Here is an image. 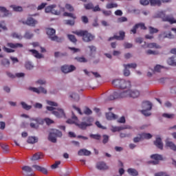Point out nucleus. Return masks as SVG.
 <instances>
[{"instance_id":"79ce46f5","label":"nucleus","mask_w":176,"mask_h":176,"mask_svg":"<svg viewBox=\"0 0 176 176\" xmlns=\"http://www.w3.org/2000/svg\"><path fill=\"white\" fill-rule=\"evenodd\" d=\"M1 65H3V67H9L10 65V62L9 61L8 59L3 58L1 60Z\"/></svg>"},{"instance_id":"58836bf2","label":"nucleus","mask_w":176,"mask_h":176,"mask_svg":"<svg viewBox=\"0 0 176 176\" xmlns=\"http://www.w3.org/2000/svg\"><path fill=\"white\" fill-rule=\"evenodd\" d=\"M88 48L90 50V52H91L89 56L91 57H93V53L94 52L96 53V52H97V48L94 45H89L88 46Z\"/></svg>"},{"instance_id":"39448f33","label":"nucleus","mask_w":176,"mask_h":176,"mask_svg":"<svg viewBox=\"0 0 176 176\" xmlns=\"http://www.w3.org/2000/svg\"><path fill=\"white\" fill-rule=\"evenodd\" d=\"M140 91L137 89H129L122 91V96H121V97H123V98H127L129 97L131 98H137L138 97H140Z\"/></svg>"},{"instance_id":"9d476101","label":"nucleus","mask_w":176,"mask_h":176,"mask_svg":"<svg viewBox=\"0 0 176 176\" xmlns=\"http://www.w3.org/2000/svg\"><path fill=\"white\" fill-rule=\"evenodd\" d=\"M76 69V67L74 65H65L61 67V71L64 74H69V72H74Z\"/></svg>"},{"instance_id":"4be33fe9","label":"nucleus","mask_w":176,"mask_h":176,"mask_svg":"<svg viewBox=\"0 0 176 176\" xmlns=\"http://www.w3.org/2000/svg\"><path fill=\"white\" fill-rule=\"evenodd\" d=\"M78 156H90L91 152L86 148H82L78 152Z\"/></svg>"},{"instance_id":"6e6d98bb","label":"nucleus","mask_w":176,"mask_h":176,"mask_svg":"<svg viewBox=\"0 0 176 176\" xmlns=\"http://www.w3.org/2000/svg\"><path fill=\"white\" fill-rule=\"evenodd\" d=\"M89 137H90L91 138H93L94 140H101V135H98V134H96V135L91 134V135H89Z\"/></svg>"},{"instance_id":"5701e85b","label":"nucleus","mask_w":176,"mask_h":176,"mask_svg":"<svg viewBox=\"0 0 176 176\" xmlns=\"http://www.w3.org/2000/svg\"><path fill=\"white\" fill-rule=\"evenodd\" d=\"M142 107L143 109L151 111V109H152V104L149 101H144L142 103Z\"/></svg>"},{"instance_id":"e2e57ef3","label":"nucleus","mask_w":176,"mask_h":176,"mask_svg":"<svg viewBox=\"0 0 176 176\" xmlns=\"http://www.w3.org/2000/svg\"><path fill=\"white\" fill-rule=\"evenodd\" d=\"M162 116L166 119H173V118H174V114L163 113Z\"/></svg>"},{"instance_id":"864d4df0","label":"nucleus","mask_w":176,"mask_h":176,"mask_svg":"<svg viewBox=\"0 0 176 176\" xmlns=\"http://www.w3.org/2000/svg\"><path fill=\"white\" fill-rule=\"evenodd\" d=\"M12 36L16 39H23V36H21V34H19V33L14 32L12 34Z\"/></svg>"},{"instance_id":"423d86ee","label":"nucleus","mask_w":176,"mask_h":176,"mask_svg":"<svg viewBox=\"0 0 176 176\" xmlns=\"http://www.w3.org/2000/svg\"><path fill=\"white\" fill-rule=\"evenodd\" d=\"M57 137H63V133L58 129H51L48 136L49 141L56 143L57 142Z\"/></svg>"},{"instance_id":"c85d7f7f","label":"nucleus","mask_w":176,"mask_h":176,"mask_svg":"<svg viewBox=\"0 0 176 176\" xmlns=\"http://www.w3.org/2000/svg\"><path fill=\"white\" fill-rule=\"evenodd\" d=\"M29 52H30L36 58H42L43 57L42 54H39V52L36 50H30Z\"/></svg>"},{"instance_id":"09e8293b","label":"nucleus","mask_w":176,"mask_h":176,"mask_svg":"<svg viewBox=\"0 0 176 176\" xmlns=\"http://www.w3.org/2000/svg\"><path fill=\"white\" fill-rule=\"evenodd\" d=\"M123 67H127L128 68H133V69H135L137 68V64L136 63H130V64H124Z\"/></svg>"},{"instance_id":"ea45409f","label":"nucleus","mask_w":176,"mask_h":176,"mask_svg":"<svg viewBox=\"0 0 176 176\" xmlns=\"http://www.w3.org/2000/svg\"><path fill=\"white\" fill-rule=\"evenodd\" d=\"M113 8H118V3H109L106 5L107 9H113Z\"/></svg>"},{"instance_id":"72a5a7b5","label":"nucleus","mask_w":176,"mask_h":176,"mask_svg":"<svg viewBox=\"0 0 176 176\" xmlns=\"http://www.w3.org/2000/svg\"><path fill=\"white\" fill-rule=\"evenodd\" d=\"M151 6H160L162 5V1L160 0H148Z\"/></svg>"},{"instance_id":"393cba45","label":"nucleus","mask_w":176,"mask_h":176,"mask_svg":"<svg viewBox=\"0 0 176 176\" xmlns=\"http://www.w3.org/2000/svg\"><path fill=\"white\" fill-rule=\"evenodd\" d=\"M84 72L85 75H87V76H91L92 74V75H94L95 78H101V75H100V74H98V72H88L87 69H84Z\"/></svg>"},{"instance_id":"f03ea898","label":"nucleus","mask_w":176,"mask_h":176,"mask_svg":"<svg viewBox=\"0 0 176 176\" xmlns=\"http://www.w3.org/2000/svg\"><path fill=\"white\" fill-rule=\"evenodd\" d=\"M72 33L77 35V36H80L83 42H86L87 43L94 40V35L91 34V33L89 32L87 30H76L72 32Z\"/></svg>"},{"instance_id":"7ed1b4c3","label":"nucleus","mask_w":176,"mask_h":176,"mask_svg":"<svg viewBox=\"0 0 176 176\" xmlns=\"http://www.w3.org/2000/svg\"><path fill=\"white\" fill-rule=\"evenodd\" d=\"M112 85L118 89H129V87H131V82L124 79H116L112 81Z\"/></svg>"},{"instance_id":"4468645a","label":"nucleus","mask_w":176,"mask_h":176,"mask_svg":"<svg viewBox=\"0 0 176 176\" xmlns=\"http://www.w3.org/2000/svg\"><path fill=\"white\" fill-rule=\"evenodd\" d=\"M54 8H56V5H51L45 8V13H52L53 14H56V16H58L60 14V11H57L54 10Z\"/></svg>"},{"instance_id":"338daca9","label":"nucleus","mask_w":176,"mask_h":176,"mask_svg":"<svg viewBox=\"0 0 176 176\" xmlns=\"http://www.w3.org/2000/svg\"><path fill=\"white\" fill-rule=\"evenodd\" d=\"M93 6H94L91 3L85 4V8L87 10H90V9H93Z\"/></svg>"},{"instance_id":"4c0bfd02","label":"nucleus","mask_w":176,"mask_h":176,"mask_svg":"<svg viewBox=\"0 0 176 176\" xmlns=\"http://www.w3.org/2000/svg\"><path fill=\"white\" fill-rule=\"evenodd\" d=\"M21 105L23 108V109H25V111H30L31 108H32V106L27 104L25 102H21Z\"/></svg>"},{"instance_id":"de8ad7c7","label":"nucleus","mask_w":176,"mask_h":176,"mask_svg":"<svg viewBox=\"0 0 176 176\" xmlns=\"http://www.w3.org/2000/svg\"><path fill=\"white\" fill-rule=\"evenodd\" d=\"M25 67L26 69H32V68H34V65L30 61H28L25 63Z\"/></svg>"},{"instance_id":"473e14b6","label":"nucleus","mask_w":176,"mask_h":176,"mask_svg":"<svg viewBox=\"0 0 176 176\" xmlns=\"http://www.w3.org/2000/svg\"><path fill=\"white\" fill-rule=\"evenodd\" d=\"M43 157V154L41 153H38L34 154L31 158L32 160H39V159H42Z\"/></svg>"},{"instance_id":"f257e3e1","label":"nucleus","mask_w":176,"mask_h":176,"mask_svg":"<svg viewBox=\"0 0 176 176\" xmlns=\"http://www.w3.org/2000/svg\"><path fill=\"white\" fill-rule=\"evenodd\" d=\"M30 127L35 130H38L39 129V124H43L45 122L47 126H50V124L54 123V121L49 118L45 119H41L40 118H30Z\"/></svg>"},{"instance_id":"a19ab883","label":"nucleus","mask_w":176,"mask_h":176,"mask_svg":"<svg viewBox=\"0 0 176 176\" xmlns=\"http://www.w3.org/2000/svg\"><path fill=\"white\" fill-rule=\"evenodd\" d=\"M143 141L141 133L138 134L137 137L133 138V142L137 143Z\"/></svg>"},{"instance_id":"1a4fd4ad","label":"nucleus","mask_w":176,"mask_h":176,"mask_svg":"<svg viewBox=\"0 0 176 176\" xmlns=\"http://www.w3.org/2000/svg\"><path fill=\"white\" fill-rule=\"evenodd\" d=\"M22 173L25 176H35V173H34V171L32 170V168L25 166L22 167Z\"/></svg>"},{"instance_id":"2f4dec72","label":"nucleus","mask_w":176,"mask_h":176,"mask_svg":"<svg viewBox=\"0 0 176 176\" xmlns=\"http://www.w3.org/2000/svg\"><path fill=\"white\" fill-rule=\"evenodd\" d=\"M127 173H129L130 175L137 176L138 175V171L134 168H128Z\"/></svg>"},{"instance_id":"f704fd0d","label":"nucleus","mask_w":176,"mask_h":176,"mask_svg":"<svg viewBox=\"0 0 176 176\" xmlns=\"http://www.w3.org/2000/svg\"><path fill=\"white\" fill-rule=\"evenodd\" d=\"M0 12L1 13H3V17L9 16V10H8L5 7L0 6Z\"/></svg>"},{"instance_id":"f8f14e48","label":"nucleus","mask_w":176,"mask_h":176,"mask_svg":"<svg viewBox=\"0 0 176 176\" xmlns=\"http://www.w3.org/2000/svg\"><path fill=\"white\" fill-rule=\"evenodd\" d=\"M151 158L154 161H150L149 163L151 164H159V160H163V157L159 154H153L151 156Z\"/></svg>"},{"instance_id":"6e6552de","label":"nucleus","mask_w":176,"mask_h":176,"mask_svg":"<svg viewBox=\"0 0 176 176\" xmlns=\"http://www.w3.org/2000/svg\"><path fill=\"white\" fill-rule=\"evenodd\" d=\"M47 111H51L56 118H65V113H64V110L62 109H56L53 107H47Z\"/></svg>"},{"instance_id":"8fccbe9b","label":"nucleus","mask_w":176,"mask_h":176,"mask_svg":"<svg viewBox=\"0 0 176 176\" xmlns=\"http://www.w3.org/2000/svg\"><path fill=\"white\" fill-rule=\"evenodd\" d=\"M27 142L28 144H35V142H36V139H35V137H29Z\"/></svg>"},{"instance_id":"774afa93","label":"nucleus","mask_w":176,"mask_h":176,"mask_svg":"<svg viewBox=\"0 0 176 176\" xmlns=\"http://www.w3.org/2000/svg\"><path fill=\"white\" fill-rule=\"evenodd\" d=\"M155 176H169V175L165 172H158L155 174Z\"/></svg>"},{"instance_id":"7c9ffc66","label":"nucleus","mask_w":176,"mask_h":176,"mask_svg":"<svg viewBox=\"0 0 176 176\" xmlns=\"http://www.w3.org/2000/svg\"><path fill=\"white\" fill-rule=\"evenodd\" d=\"M167 62L169 65L176 66V56L169 58Z\"/></svg>"},{"instance_id":"cd10ccee","label":"nucleus","mask_w":176,"mask_h":176,"mask_svg":"<svg viewBox=\"0 0 176 176\" xmlns=\"http://www.w3.org/2000/svg\"><path fill=\"white\" fill-rule=\"evenodd\" d=\"M106 118L107 120H115L118 119V116L115 115L112 112H109L106 113Z\"/></svg>"},{"instance_id":"c756f323","label":"nucleus","mask_w":176,"mask_h":176,"mask_svg":"<svg viewBox=\"0 0 176 176\" xmlns=\"http://www.w3.org/2000/svg\"><path fill=\"white\" fill-rule=\"evenodd\" d=\"M164 21H168V23H170V24H175L176 23V20L170 16H166L164 18Z\"/></svg>"},{"instance_id":"f3484780","label":"nucleus","mask_w":176,"mask_h":176,"mask_svg":"<svg viewBox=\"0 0 176 176\" xmlns=\"http://www.w3.org/2000/svg\"><path fill=\"white\" fill-rule=\"evenodd\" d=\"M29 90L34 91V93H37V94H39L41 93H43V94H46V93H47V91L42 87H40L38 88L29 87Z\"/></svg>"},{"instance_id":"c03bdc74","label":"nucleus","mask_w":176,"mask_h":176,"mask_svg":"<svg viewBox=\"0 0 176 176\" xmlns=\"http://www.w3.org/2000/svg\"><path fill=\"white\" fill-rule=\"evenodd\" d=\"M63 16H65V17H71L74 20L76 19V16L74 15L72 13L64 12Z\"/></svg>"},{"instance_id":"4d7b16f0","label":"nucleus","mask_w":176,"mask_h":176,"mask_svg":"<svg viewBox=\"0 0 176 176\" xmlns=\"http://www.w3.org/2000/svg\"><path fill=\"white\" fill-rule=\"evenodd\" d=\"M151 110L143 109L141 111V113L144 115V116H151V113L149 112Z\"/></svg>"},{"instance_id":"603ef678","label":"nucleus","mask_w":176,"mask_h":176,"mask_svg":"<svg viewBox=\"0 0 176 176\" xmlns=\"http://www.w3.org/2000/svg\"><path fill=\"white\" fill-rule=\"evenodd\" d=\"M61 164V162L60 161H56L55 162V163L54 164H52L51 166V168L54 170L56 168H58V166H60Z\"/></svg>"},{"instance_id":"37998d69","label":"nucleus","mask_w":176,"mask_h":176,"mask_svg":"<svg viewBox=\"0 0 176 176\" xmlns=\"http://www.w3.org/2000/svg\"><path fill=\"white\" fill-rule=\"evenodd\" d=\"M102 138V144H104V145H105V144H108V142H109V136L108 135H103Z\"/></svg>"},{"instance_id":"0eeeda50","label":"nucleus","mask_w":176,"mask_h":176,"mask_svg":"<svg viewBox=\"0 0 176 176\" xmlns=\"http://www.w3.org/2000/svg\"><path fill=\"white\" fill-rule=\"evenodd\" d=\"M46 34L47 35H48L51 41L58 42V43L63 42V38H59L58 36H56V30L53 28H47Z\"/></svg>"},{"instance_id":"680f3d73","label":"nucleus","mask_w":176,"mask_h":176,"mask_svg":"<svg viewBox=\"0 0 176 176\" xmlns=\"http://www.w3.org/2000/svg\"><path fill=\"white\" fill-rule=\"evenodd\" d=\"M124 76H130V70H129V67L124 66Z\"/></svg>"},{"instance_id":"2eb2a0df","label":"nucleus","mask_w":176,"mask_h":176,"mask_svg":"<svg viewBox=\"0 0 176 176\" xmlns=\"http://www.w3.org/2000/svg\"><path fill=\"white\" fill-rule=\"evenodd\" d=\"M23 24H26L27 25H30V27H35L38 21L35 20L32 17H28L26 21H22Z\"/></svg>"},{"instance_id":"0e129e2a","label":"nucleus","mask_w":176,"mask_h":176,"mask_svg":"<svg viewBox=\"0 0 176 176\" xmlns=\"http://www.w3.org/2000/svg\"><path fill=\"white\" fill-rule=\"evenodd\" d=\"M32 36H34V34L30 33L29 32H26L25 35H24V37L26 39H31V38H32Z\"/></svg>"},{"instance_id":"a878e982","label":"nucleus","mask_w":176,"mask_h":176,"mask_svg":"<svg viewBox=\"0 0 176 176\" xmlns=\"http://www.w3.org/2000/svg\"><path fill=\"white\" fill-rule=\"evenodd\" d=\"M154 145L159 148V149H163V142H162V138H157L156 140L154 142Z\"/></svg>"},{"instance_id":"c9c22d12","label":"nucleus","mask_w":176,"mask_h":176,"mask_svg":"<svg viewBox=\"0 0 176 176\" xmlns=\"http://www.w3.org/2000/svg\"><path fill=\"white\" fill-rule=\"evenodd\" d=\"M140 135H142V138L143 140H151V138H152V135H151V133H140Z\"/></svg>"},{"instance_id":"13d9d810","label":"nucleus","mask_w":176,"mask_h":176,"mask_svg":"<svg viewBox=\"0 0 176 176\" xmlns=\"http://www.w3.org/2000/svg\"><path fill=\"white\" fill-rule=\"evenodd\" d=\"M0 146L3 149V151H4V152H8V151H9V146L5 144L1 143Z\"/></svg>"},{"instance_id":"b1692460","label":"nucleus","mask_w":176,"mask_h":176,"mask_svg":"<svg viewBox=\"0 0 176 176\" xmlns=\"http://www.w3.org/2000/svg\"><path fill=\"white\" fill-rule=\"evenodd\" d=\"M166 146L168 148H170V149H171V151H173L174 152H176V145H175V144H174V142H173L171 141L166 140Z\"/></svg>"},{"instance_id":"052dcab7","label":"nucleus","mask_w":176,"mask_h":176,"mask_svg":"<svg viewBox=\"0 0 176 176\" xmlns=\"http://www.w3.org/2000/svg\"><path fill=\"white\" fill-rule=\"evenodd\" d=\"M149 32L150 34H157V32H159V30L153 27H149Z\"/></svg>"},{"instance_id":"bb28decb","label":"nucleus","mask_w":176,"mask_h":176,"mask_svg":"<svg viewBox=\"0 0 176 176\" xmlns=\"http://www.w3.org/2000/svg\"><path fill=\"white\" fill-rule=\"evenodd\" d=\"M7 46L8 47H11V49H17L19 47H23V44L19 43H8L7 44Z\"/></svg>"},{"instance_id":"e433bc0d","label":"nucleus","mask_w":176,"mask_h":176,"mask_svg":"<svg viewBox=\"0 0 176 176\" xmlns=\"http://www.w3.org/2000/svg\"><path fill=\"white\" fill-rule=\"evenodd\" d=\"M67 38L69 40V41L72 42L73 43H76V42H78L76 37H75V36L72 34H67Z\"/></svg>"},{"instance_id":"bf43d9fd","label":"nucleus","mask_w":176,"mask_h":176,"mask_svg":"<svg viewBox=\"0 0 176 176\" xmlns=\"http://www.w3.org/2000/svg\"><path fill=\"white\" fill-rule=\"evenodd\" d=\"M65 24H67V25H75V19L66 20L65 21Z\"/></svg>"},{"instance_id":"20e7f679","label":"nucleus","mask_w":176,"mask_h":176,"mask_svg":"<svg viewBox=\"0 0 176 176\" xmlns=\"http://www.w3.org/2000/svg\"><path fill=\"white\" fill-rule=\"evenodd\" d=\"M83 122L80 123H76V125L81 130H86L89 126H91L94 119L91 117H85L82 119Z\"/></svg>"},{"instance_id":"9b49d317","label":"nucleus","mask_w":176,"mask_h":176,"mask_svg":"<svg viewBox=\"0 0 176 176\" xmlns=\"http://www.w3.org/2000/svg\"><path fill=\"white\" fill-rule=\"evenodd\" d=\"M122 91H114L112 95H110L107 97V101H112L113 100H116V98H123V97H122Z\"/></svg>"},{"instance_id":"5fc2aeb1","label":"nucleus","mask_w":176,"mask_h":176,"mask_svg":"<svg viewBox=\"0 0 176 176\" xmlns=\"http://www.w3.org/2000/svg\"><path fill=\"white\" fill-rule=\"evenodd\" d=\"M126 21H127V18L126 16H121L117 19V23H125Z\"/></svg>"},{"instance_id":"aec40b11","label":"nucleus","mask_w":176,"mask_h":176,"mask_svg":"<svg viewBox=\"0 0 176 176\" xmlns=\"http://www.w3.org/2000/svg\"><path fill=\"white\" fill-rule=\"evenodd\" d=\"M32 168H34L36 171H40V173H42L43 174H45L47 175V169L45 167H42L38 165H32Z\"/></svg>"},{"instance_id":"dca6fc26","label":"nucleus","mask_w":176,"mask_h":176,"mask_svg":"<svg viewBox=\"0 0 176 176\" xmlns=\"http://www.w3.org/2000/svg\"><path fill=\"white\" fill-rule=\"evenodd\" d=\"M166 38H168V39H173L174 35L171 33V32H169L168 33L164 32L159 35L160 40L166 39Z\"/></svg>"},{"instance_id":"3c124183","label":"nucleus","mask_w":176,"mask_h":176,"mask_svg":"<svg viewBox=\"0 0 176 176\" xmlns=\"http://www.w3.org/2000/svg\"><path fill=\"white\" fill-rule=\"evenodd\" d=\"M11 8L14 10V12H22L23 8L21 6H11Z\"/></svg>"},{"instance_id":"412c9836","label":"nucleus","mask_w":176,"mask_h":176,"mask_svg":"<svg viewBox=\"0 0 176 176\" xmlns=\"http://www.w3.org/2000/svg\"><path fill=\"white\" fill-rule=\"evenodd\" d=\"M96 168L98 170H108V166L104 162H99L96 164Z\"/></svg>"},{"instance_id":"6ab92c4d","label":"nucleus","mask_w":176,"mask_h":176,"mask_svg":"<svg viewBox=\"0 0 176 176\" xmlns=\"http://www.w3.org/2000/svg\"><path fill=\"white\" fill-rule=\"evenodd\" d=\"M120 36L114 35L113 37H110L109 41H113V39H116L117 41H123L124 39L125 33L123 31L119 32Z\"/></svg>"},{"instance_id":"a211bd4d","label":"nucleus","mask_w":176,"mask_h":176,"mask_svg":"<svg viewBox=\"0 0 176 176\" xmlns=\"http://www.w3.org/2000/svg\"><path fill=\"white\" fill-rule=\"evenodd\" d=\"M131 126L129 125H124V126H112L111 131L116 133V131H122V130L131 129Z\"/></svg>"},{"instance_id":"49530a36","label":"nucleus","mask_w":176,"mask_h":176,"mask_svg":"<svg viewBox=\"0 0 176 176\" xmlns=\"http://www.w3.org/2000/svg\"><path fill=\"white\" fill-rule=\"evenodd\" d=\"M70 98H73L74 101H79L80 98L78 94H72Z\"/></svg>"},{"instance_id":"ddd939ff","label":"nucleus","mask_w":176,"mask_h":176,"mask_svg":"<svg viewBox=\"0 0 176 176\" xmlns=\"http://www.w3.org/2000/svg\"><path fill=\"white\" fill-rule=\"evenodd\" d=\"M142 47H144V49H162V47L156 43H146L144 42V45H142Z\"/></svg>"},{"instance_id":"a18cd8bd","label":"nucleus","mask_w":176,"mask_h":176,"mask_svg":"<svg viewBox=\"0 0 176 176\" xmlns=\"http://www.w3.org/2000/svg\"><path fill=\"white\" fill-rule=\"evenodd\" d=\"M72 120H68L67 121V123H76V122H78V117H76V116H75V114H74V113H72Z\"/></svg>"},{"instance_id":"69168bd1","label":"nucleus","mask_w":176,"mask_h":176,"mask_svg":"<svg viewBox=\"0 0 176 176\" xmlns=\"http://www.w3.org/2000/svg\"><path fill=\"white\" fill-rule=\"evenodd\" d=\"M76 59L78 63H87V59L85 57H78Z\"/></svg>"}]
</instances>
